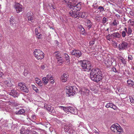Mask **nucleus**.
I'll return each instance as SVG.
<instances>
[{
    "label": "nucleus",
    "mask_w": 134,
    "mask_h": 134,
    "mask_svg": "<svg viewBox=\"0 0 134 134\" xmlns=\"http://www.w3.org/2000/svg\"><path fill=\"white\" fill-rule=\"evenodd\" d=\"M102 72L98 69L94 68L91 70L90 73V77L92 80L98 82L102 78Z\"/></svg>",
    "instance_id": "nucleus-1"
},
{
    "label": "nucleus",
    "mask_w": 134,
    "mask_h": 134,
    "mask_svg": "<svg viewBox=\"0 0 134 134\" xmlns=\"http://www.w3.org/2000/svg\"><path fill=\"white\" fill-rule=\"evenodd\" d=\"M81 3H77L76 5L74 6H70V8L72 9L69 12L70 15L73 18L78 19L80 15L79 13L77 12L79 11L81 8Z\"/></svg>",
    "instance_id": "nucleus-2"
},
{
    "label": "nucleus",
    "mask_w": 134,
    "mask_h": 134,
    "mask_svg": "<svg viewBox=\"0 0 134 134\" xmlns=\"http://www.w3.org/2000/svg\"><path fill=\"white\" fill-rule=\"evenodd\" d=\"M81 66L83 71H90L92 67L90 62L86 60L82 61Z\"/></svg>",
    "instance_id": "nucleus-3"
},
{
    "label": "nucleus",
    "mask_w": 134,
    "mask_h": 134,
    "mask_svg": "<svg viewBox=\"0 0 134 134\" xmlns=\"http://www.w3.org/2000/svg\"><path fill=\"white\" fill-rule=\"evenodd\" d=\"M65 89L66 93L68 96H73L77 92V89L75 86H66Z\"/></svg>",
    "instance_id": "nucleus-4"
},
{
    "label": "nucleus",
    "mask_w": 134,
    "mask_h": 134,
    "mask_svg": "<svg viewBox=\"0 0 134 134\" xmlns=\"http://www.w3.org/2000/svg\"><path fill=\"white\" fill-rule=\"evenodd\" d=\"M111 130L114 133V134H120L122 130L120 126L118 124H114L110 127Z\"/></svg>",
    "instance_id": "nucleus-5"
},
{
    "label": "nucleus",
    "mask_w": 134,
    "mask_h": 134,
    "mask_svg": "<svg viewBox=\"0 0 134 134\" xmlns=\"http://www.w3.org/2000/svg\"><path fill=\"white\" fill-rule=\"evenodd\" d=\"M34 55L37 59H42L44 57V54L40 49H35L34 52Z\"/></svg>",
    "instance_id": "nucleus-6"
},
{
    "label": "nucleus",
    "mask_w": 134,
    "mask_h": 134,
    "mask_svg": "<svg viewBox=\"0 0 134 134\" xmlns=\"http://www.w3.org/2000/svg\"><path fill=\"white\" fill-rule=\"evenodd\" d=\"M59 108H61L62 109H63L66 113L69 112L72 114H75L76 111V109L75 108L71 107H64L63 106H59Z\"/></svg>",
    "instance_id": "nucleus-7"
},
{
    "label": "nucleus",
    "mask_w": 134,
    "mask_h": 134,
    "mask_svg": "<svg viewBox=\"0 0 134 134\" xmlns=\"http://www.w3.org/2000/svg\"><path fill=\"white\" fill-rule=\"evenodd\" d=\"M17 87L19 90L24 92L28 93L29 92L28 88L25 86L24 83L19 82Z\"/></svg>",
    "instance_id": "nucleus-8"
},
{
    "label": "nucleus",
    "mask_w": 134,
    "mask_h": 134,
    "mask_svg": "<svg viewBox=\"0 0 134 134\" xmlns=\"http://www.w3.org/2000/svg\"><path fill=\"white\" fill-rule=\"evenodd\" d=\"M64 131L65 132L68 133L69 134L73 133L75 131L74 127H73L72 125L71 124L65 125Z\"/></svg>",
    "instance_id": "nucleus-9"
},
{
    "label": "nucleus",
    "mask_w": 134,
    "mask_h": 134,
    "mask_svg": "<svg viewBox=\"0 0 134 134\" xmlns=\"http://www.w3.org/2000/svg\"><path fill=\"white\" fill-rule=\"evenodd\" d=\"M128 46L129 44L123 41L119 45V50L120 51L126 50L128 48Z\"/></svg>",
    "instance_id": "nucleus-10"
},
{
    "label": "nucleus",
    "mask_w": 134,
    "mask_h": 134,
    "mask_svg": "<svg viewBox=\"0 0 134 134\" xmlns=\"http://www.w3.org/2000/svg\"><path fill=\"white\" fill-rule=\"evenodd\" d=\"M72 55H75L77 57H80L81 55V53L80 51L79 50H74L71 52Z\"/></svg>",
    "instance_id": "nucleus-11"
},
{
    "label": "nucleus",
    "mask_w": 134,
    "mask_h": 134,
    "mask_svg": "<svg viewBox=\"0 0 134 134\" xmlns=\"http://www.w3.org/2000/svg\"><path fill=\"white\" fill-rule=\"evenodd\" d=\"M115 59L113 58H111L105 61V63L108 67H109L112 65L113 63L114 62Z\"/></svg>",
    "instance_id": "nucleus-12"
},
{
    "label": "nucleus",
    "mask_w": 134,
    "mask_h": 134,
    "mask_svg": "<svg viewBox=\"0 0 134 134\" xmlns=\"http://www.w3.org/2000/svg\"><path fill=\"white\" fill-rule=\"evenodd\" d=\"M44 108L50 112L54 113V112L55 111L54 108L50 105L45 104Z\"/></svg>",
    "instance_id": "nucleus-13"
},
{
    "label": "nucleus",
    "mask_w": 134,
    "mask_h": 134,
    "mask_svg": "<svg viewBox=\"0 0 134 134\" xmlns=\"http://www.w3.org/2000/svg\"><path fill=\"white\" fill-rule=\"evenodd\" d=\"M15 6L17 13H19L23 10L22 6L19 3L15 4Z\"/></svg>",
    "instance_id": "nucleus-14"
},
{
    "label": "nucleus",
    "mask_w": 134,
    "mask_h": 134,
    "mask_svg": "<svg viewBox=\"0 0 134 134\" xmlns=\"http://www.w3.org/2000/svg\"><path fill=\"white\" fill-rule=\"evenodd\" d=\"M8 80H5L4 81V83L5 85L8 87H11L13 85L12 83L10 80V78H7Z\"/></svg>",
    "instance_id": "nucleus-15"
},
{
    "label": "nucleus",
    "mask_w": 134,
    "mask_h": 134,
    "mask_svg": "<svg viewBox=\"0 0 134 134\" xmlns=\"http://www.w3.org/2000/svg\"><path fill=\"white\" fill-rule=\"evenodd\" d=\"M69 75L68 74L64 73L61 77V80L63 82H65L67 81Z\"/></svg>",
    "instance_id": "nucleus-16"
},
{
    "label": "nucleus",
    "mask_w": 134,
    "mask_h": 134,
    "mask_svg": "<svg viewBox=\"0 0 134 134\" xmlns=\"http://www.w3.org/2000/svg\"><path fill=\"white\" fill-rule=\"evenodd\" d=\"M90 92V90L86 88H84V89H82L81 92V94L84 96L88 95L89 94Z\"/></svg>",
    "instance_id": "nucleus-17"
},
{
    "label": "nucleus",
    "mask_w": 134,
    "mask_h": 134,
    "mask_svg": "<svg viewBox=\"0 0 134 134\" xmlns=\"http://www.w3.org/2000/svg\"><path fill=\"white\" fill-rule=\"evenodd\" d=\"M9 94L14 97H17L19 96L18 93L14 90H12L10 93Z\"/></svg>",
    "instance_id": "nucleus-18"
},
{
    "label": "nucleus",
    "mask_w": 134,
    "mask_h": 134,
    "mask_svg": "<svg viewBox=\"0 0 134 134\" xmlns=\"http://www.w3.org/2000/svg\"><path fill=\"white\" fill-rule=\"evenodd\" d=\"M105 106L107 108H111L115 110L117 109V107L115 105L112 103H107Z\"/></svg>",
    "instance_id": "nucleus-19"
},
{
    "label": "nucleus",
    "mask_w": 134,
    "mask_h": 134,
    "mask_svg": "<svg viewBox=\"0 0 134 134\" xmlns=\"http://www.w3.org/2000/svg\"><path fill=\"white\" fill-rule=\"evenodd\" d=\"M124 30L126 32L128 36L131 34L132 32V30L130 26L128 27V29L126 27H125Z\"/></svg>",
    "instance_id": "nucleus-20"
},
{
    "label": "nucleus",
    "mask_w": 134,
    "mask_h": 134,
    "mask_svg": "<svg viewBox=\"0 0 134 134\" xmlns=\"http://www.w3.org/2000/svg\"><path fill=\"white\" fill-rule=\"evenodd\" d=\"M25 110L23 109H20L19 110L16 111L15 112L16 114L18 115H20L23 114L25 113Z\"/></svg>",
    "instance_id": "nucleus-21"
},
{
    "label": "nucleus",
    "mask_w": 134,
    "mask_h": 134,
    "mask_svg": "<svg viewBox=\"0 0 134 134\" xmlns=\"http://www.w3.org/2000/svg\"><path fill=\"white\" fill-rule=\"evenodd\" d=\"M113 37L119 38L121 37V35L118 32H115L111 35Z\"/></svg>",
    "instance_id": "nucleus-22"
},
{
    "label": "nucleus",
    "mask_w": 134,
    "mask_h": 134,
    "mask_svg": "<svg viewBox=\"0 0 134 134\" xmlns=\"http://www.w3.org/2000/svg\"><path fill=\"white\" fill-rule=\"evenodd\" d=\"M77 1V0H71L69 4L68 7L70 8V6L71 5L73 6L76 5L78 3Z\"/></svg>",
    "instance_id": "nucleus-23"
},
{
    "label": "nucleus",
    "mask_w": 134,
    "mask_h": 134,
    "mask_svg": "<svg viewBox=\"0 0 134 134\" xmlns=\"http://www.w3.org/2000/svg\"><path fill=\"white\" fill-rule=\"evenodd\" d=\"M80 15L82 18H86L88 16V13L86 12H80Z\"/></svg>",
    "instance_id": "nucleus-24"
},
{
    "label": "nucleus",
    "mask_w": 134,
    "mask_h": 134,
    "mask_svg": "<svg viewBox=\"0 0 134 134\" xmlns=\"http://www.w3.org/2000/svg\"><path fill=\"white\" fill-rule=\"evenodd\" d=\"M35 80L36 83L40 86H42L43 85L42 83L40 80L38 78L36 77L35 78Z\"/></svg>",
    "instance_id": "nucleus-25"
},
{
    "label": "nucleus",
    "mask_w": 134,
    "mask_h": 134,
    "mask_svg": "<svg viewBox=\"0 0 134 134\" xmlns=\"http://www.w3.org/2000/svg\"><path fill=\"white\" fill-rule=\"evenodd\" d=\"M79 30L81 32L80 33L82 35H85L86 34L84 28L81 26H79Z\"/></svg>",
    "instance_id": "nucleus-26"
},
{
    "label": "nucleus",
    "mask_w": 134,
    "mask_h": 134,
    "mask_svg": "<svg viewBox=\"0 0 134 134\" xmlns=\"http://www.w3.org/2000/svg\"><path fill=\"white\" fill-rule=\"evenodd\" d=\"M119 60L121 61L122 63L124 65H125L126 64V60L122 57H120L119 59Z\"/></svg>",
    "instance_id": "nucleus-27"
},
{
    "label": "nucleus",
    "mask_w": 134,
    "mask_h": 134,
    "mask_svg": "<svg viewBox=\"0 0 134 134\" xmlns=\"http://www.w3.org/2000/svg\"><path fill=\"white\" fill-rule=\"evenodd\" d=\"M92 23L90 20H87V23H86V25L88 27L90 28L91 26Z\"/></svg>",
    "instance_id": "nucleus-28"
},
{
    "label": "nucleus",
    "mask_w": 134,
    "mask_h": 134,
    "mask_svg": "<svg viewBox=\"0 0 134 134\" xmlns=\"http://www.w3.org/2000/svg\"><path fill=\"white\" fill-rule=\"evenodd\" d=\"M64 57L65 58V60L68 61L67 62H69L70 57L68 55L66 54V53H65L64 54Z\"/></svg>",
    "instance_id": "nucleus-29"
},
{
    "label": "nucleus",
    "mask_w": 134,
    "mask_h": 134,
    "mask_svg": "<svg viewBox=\"0 0 134 134\" xmlns=\"http://www.w3.org/2000/svg\"><path fill=\"white\" fill-rule=\"evenodd\" d=\"M57 59H58V63L59 65H60L63 63V61L61 57H60L59 59L58 58Z\"/></svg>",
    "instance_id": "nucleus-30"
},
{
    "label": "nucleus",
    "mask_w": 134,
    "mask_h": 134,
    "mask_svg": "<svg viewBox=\"0 0 134 134\" xmlns=\"http://www.w3.org/2000/svg\"><path fill=\"white\" fill-rule=\"evenodd\" d=\"M42 80L44 84H47L48 82V80L46 77H43L42 79Z\"/></svg>",
    "instance_id": "nucleus-31"
},
{
    "label": "nucleus",
    "mask_w": 134,
    "mask_h": 134,
    "mask_svg": "<svg viewBox=\"0 0 134 134\" xmlns=\"http://www.w3.org/2000/svg\"><path fill=\"white\" fill-rule=\"evenodd\" d=\"M127 82L130 86H132L134 85L133 82L130 80H127Z\"/></svg>",
    "instance_id": "nucleus-32"
},
{
    "label": "nucleus",
    "mask_w": 134,
    "mask_h": 134,
    "mask_svg": "<svg viewBox=\"0 0 134 134\" xmlns=\"http://www.w3.org/2000/svg\"><path fill=\"white\" fill-rule=\"evenodd\" d=\"M36 119V115L35 114H33L31 116V118H30L29 120L32 121H33L34 120H35Z\"/></svg>",
    "instance_id": "nucleus-33"
},
{
    "label": "nucleus",
    "mask_w": 134,
    "mask_h": 134,
    "mask_svg": "<svg viewBox=\"0 0 134 134\" xmlns=\"http://www.w3.org/2000/svg\"><path fill=\"white\" fill-rule=\"evenodd\" d=\"M119 24V21L116 19H115L113 21L112 24L114 26H116L118 24Z\"/></svg>",
    "instance_id": "nucleus-34"
},
{
    "label": "nucleus",
    "mask_w": 134,
    "mask_h": 134,
    "mask_svg": "<svg viewBox=\"0 0 134 134\" xmlns=\"http://www.w3.org/2000/svg\"><path fill=\"white\" fill-rule=\"evenodd\" d=\"M28 19L29 21H30L31 22H33L34 21V18L33 15H31L30 17H28Z\"/></svg>",
    "instance_id": "nucleus-35"
},
{
    "label": "nucleus",
    "mask_w": 134,
    "mask_h": 134,
    "mask_svg": "<svg viewBox=\"0 0 134 134\" xmlns=\"http://www.w3.org/2000/svg\"><path fill=\"white\" fill-rule=\"evenodd\" d=\"M46 77H47V79L48 81L50 80H52L53 78L52 76L50 74H48L47 75Z\"/></svg>",
    "instance_id": "nucleus-36"
},
{
    "label": "nucleus",
    "mask_w": 134,
    "mask_h": 134,
    "mask_svg": "<svg viewBox=\"0 0 134 134\" xmlns=\"http://www.w3.org/2000/svg\"><path fill=\"white\" fill-rule=\"evenodd\" d=\"M128 23H130V25L132 26H134V20H131L129 19V20L128 21Z\"/></svg>",
    "instance_id": "nucleus-37"
},
{
    "label": "nucleus",
    "mask_w": 134,
    "mask_h": 134,
    "mask_svg": "<svg viewBox=\"0 0 134 134\" xmlns=\"http://www.w3.org/2000/svg\"><path fill=\"white\" fill-rule=\"evenodd\" d=\"M32 88L33 90L35 91L36 92H38V90L37 88L34 85H32Z\"/></svg>",
    "instance_id": "nucleus-38"
},
{
    "label": "nucleus",
    "mask_w": 134,
    "mask_h": 134,
    "mask_svg": "<svg viewBox=\"0 0 134 134\" xmlns=\"http://www.w3.org/2000/svg\"><path fill=\"white\" fill-rule=\"evenodd\" d=\"M21 134H25V130L23 127H22L20 130Z\"/></svg>",
    "instance_id": "nucleus-39"
},
{
    "label": "nucleus",
    "mask_w": 134,
    "mask_h": 134,
    "mask_svg": "<svg viewBox=\"0 0 134 134\" xmlns=\"http://www.w3.org/2000/svg\"><path fill=\"white\" fill-rule=\"evenodd\" d=\"M14 19L13 17L12 16L10 18V24L11 25L13 26V25L14 24V23H13L12 21L14 20Z\"/></svg>",
    "instance_id": "nucleus-40"
},
{
    "label": "nucleus",
    "mask_w": 134,
    "mask_h": 134,
    "mask_svg": "<svg viewBox=\"0 0 134 134\" xmlns=\"http://www.w3.org/2000/svg\"><path fill=\"white\" fill-rule=\"evenodd\" d=\"M26 134H32V133L33 131H31L30 130L27 129L25 131Z\"/></svg>",
    "instance_id": "nucleus-41"
},
{
    "label": "nucleus",
    "mask_w": 134,
    "mask_h": 134,
    "mask_svg": "<svg viewBox=\"0 0 134 134\" xmlns=\"http://www.w3.org/2000/svg\"><path fill=\"white\" fill-rule=\"evenodd\" d=\"M95 41V40L94 39L93 40L89 42V44L90 46H92L94 44Z\"/></svg>",
    "instance_id": "nucleus-42"
},
{
    "label": "nucleus",
    "mask_w": 134,
    "mask_h": 134,
    "mask_svg": "<svg viewBox=\"0 0 134 134\" xmlns=\"http://www.w3.org/2000/svg\"><path fill=\"white\" fill-rule=\"evenodd\" d=\"M126 32L125 30L123 31L121 33V35L122 37L123 38L125 37L126 35Z\"/></svg>",
    "instance_id": "nucleus-43"
},
{
    "label": "nucleus",
    "mask_w": 134,
    "mask_h": 134,
    "mask_svg": "<svg viewBox=\"0 0 134 134\" xmlns=\"http://www.w3.org/2000/svg\"><path fill=\"white\" fill-rule=\"evenodd\" d=\"M63 3L65 2L66 4L68 6H69V3L70 2L69 1V0H63Z\"/></svg>",
    "instance_id": "nucleus-44"
},
{
    "label": "nucleus",
    "mask_w": 134,
    "mask_h": 134,
    "mask_svg": "<svg viewBox=\"0 0 134 134\" xmlns=\"http://www.w3.org/2000/svg\"><path fill=\"white\" fill-rule=\"evenodd\" d=\"M107 21L108 20L106 18L104 17L102 20V23L103 24H105L106 23Z\"/></svg>",
    "instance_id": "nucleus-45"
},
{
    "label": "nucleus",
    "mask_w": 134,
    "mask_h": 134,
    "mask_svg": "<svg viewBox=\"0 0 134 134\" xmlns=\"http://www.w3.org/2000/svg\"><path fill=\"white\" fill-rule=\"evenodd\" d=\"M130 98L131 102L132 103L134 104V97H131Z\"/></svg>",
    "instance_id": "nucleus-46"
},
{
    "label": "nucleus",
    "mask_w": 134,
    "mask_h": 134,
    "mask_svg": "<svg viewBox=\"0 0 134 134\" xmlns=\"http://www.w3.org/2000/svg\"><path fill=\"white\" fill-rule=\"evenodd\" d=\"M113 46L115 47H117V44L115 41H114L113 42Z\"/></svg>",
    "instance_id": "nucleus-47"
},
{
    "label": "nucleus",
    "mask_w": 134,
    "mask_h": 134,
    "mask_svg": "<svg viewBox=\"0 0 134 134\" xmlns=\"http://www.w3.org/2000/svg\"><path fill=\"white\" fill-rule=\"evenodd\" d=\"M37 37L39 39H41L42 38V35L39 33V34H36Z\"/></svg>",
    "instance_id": "nucleus-48"
},
{
    "label": "nucleus",
    "mask_w": 134,
    "mask_h": 134,
    "mask_svg": "<svg viewBox=\"0 0 134 134\" xmlns=\"http://www.w3.org/2000/svg\"><path fill=\"white\" fill-rule=\"evenodd\" d=\"M31 12H29L27 13V19L28 18V17H30L31 16V15H33L31 14Z\"/></svg>",
    "instance_id": "nucleus-49"
},
{
    "label": "nucleus",
    "mask_w": 134,
    "mask_h": 134,
    "mask_svg": "<svg viewBox=\"0 0 134 134\" xmlns=\"http://www.w3.org/2000/svg\"><path fill=\"white\" fill-rule=\"evenodd\" d=\"M28 72L26 70H25L24 72V75L25 76H26L28 74Z\"/></svg>",
    "instance_id": "nucleus-50"
},
{
    "label": "nucleus",
    "mask_w": 134,
    "mask_h": 134,
    "mask_svg": "<svg viewBox=\"0 0 134 134\" xmlns=\"http://www.w3.org/2000/svg\"><path fill=\"white\" fill-rule=\"evenodd\" d=\"M98 9L100 10V12L103 11L104 10V8L101 6H100L98 7Z\"/></svg>",
    "instance_id": "nucleus-51"
},
{
    "label": "nucleus",
    "mask_w": 134,
    "mask_h": 134,
    "mask_svg": "<svg viewBox=\"0 0 134 134\" xmlns=\"http://www.w3.org/2000/svg\"><path fill=\"white\" fill-rule=\"evenodd\" d=\"M55 56L57 58H58L57 57H58V58H60L61 57H60V54H59V52H57L55 54Z\"/></svg>",
    "instance_id": "nucleus-52"
},
{
    "label": "nucleus",
    "mask_w": 134,
    "mask_h": 134,
    "mask_svg": "<svg viewBox=\"0 0 134 134\" xmlns=\"http://www.w3.org/2000/svg\"><path fill=\"white\" fill-rule=\"evenodd\" d=\"M111 69L114 72H118V71L116 70V68L114 67L112 68Z\"/></svg>",
    "instance_id": "nucleus-53"
},
{
    "label": "nucleus",
    "mask_w": 134,
    "mask_h": 134,
    "mask_svg": "<svg viewBox=\"0 0 134 134\" xmlns=\"http://www.w3.org/2000/svg\"><path fill=\"white\" fill-rule=\"evenodd\" d=\"M93 132L96 133V134H99V131L98 130L97 131L95 129H94L93 130Z\"/></svg>",
    "instance_id": "nucleus-54"
},
{
    "label": "nucleus",
    "mask_w": 134,
    "mask_h": 134,
    "mask_svg": "<svg viewBox=\"0 0 134 134\" xmlns=\"http://www.w3.org/2000/svg\"><path fill=\"white\" fill-rule=\"evenodd\" d=\"M128 59L129 60H132L133 59V57L131 55H129Z\"/></svg>",
    "instance_id": "nucleus-55"
},
{
    "label": "nucleus",
    "mask_w": 134,
    "mask_h": 134,
    "mask_svg": "<svg viewBox=\"0 0 134 134\" xmlns=\"http://www.w3.org/2000/svg\"><path fill=\"white\" fill-rule=\"evenodd\" d=\"M106 38L107 40H109V41H110L111 39L109 35H108L107 36Z\"/></svg>",
    "instance_id": "nucleus-56"
},
{
    "label": "nucleus",
    "mask_w": 134,
    "mask_h": 134,
    "mask_svg": "<svg viewBox=\"0 0 134 134\" xmlns=\"http://www.w3.org/2000/svg\"><path fill=\"white\" fill-rule=\"evenodd\" d=\"M38 30L37 28L35 29V30L36 34H39V33L38 32Z\"/></svg>",
    "instance_id": "nucleus-57"
},
{
    "label": "nucleus",
    "mask_w": 134,
    "mask_h": 134,
    "mask_svg": "<svg viewBox=\"0 0 134 134\" xmlns=\"http://www.w3.org/2000/svg\"><path fill=\"white\" fill-rule=\"evenodd\" d=\"M50 80L51 83L53 84L54 82V80L53 79V78L52 80Z\"/></svg>",
    "instance_id": "nucleus-58"
},
{
    "label": "nucleus",
    "mask_w": 134,
    "mask_h": 134,
    "mask_svg": "<svg viewBox=\"0 0 134 134\" xmlns=\"http://www.w3.org/2000/svg\"><path fill=\"white\" fill-rule=\"evenodd\" d=\"M45 68V67L44 65H42L41 66V69L43 70Z\"/></svg>",
    "instance_id": "nucleus-59"
},
{
    "label": "nucleus",
    "mask_w": 134,
    "mask_h": 134,
    "mask_svg": "<svg viewBox=\"0 0 134 134\" xmlns=\"http://www.w3.org/2000/svg\"><path fill=\"white\" fill-rule=\"evenodd\" d=\"M40 124L43 125H46L45 123L42 122H40Z\"/></svg>",
    "instance_id": "nucleus-60"
},
{
    "label": "nucleus",
    "mask_w": 134,
    "mask_h": 134,
    "mask_svg": "<svg viewBox=\"0 0 134 134\" xmlns=\"http://www.w3.org/2000/svg\"><path fill=\"white\" fill-rule=\"evenodd\" d=\"M32 134H39L35 131H34L32 133Z\"/></svg>",
    "instance_id": "nucleus-61"
},
{
    "label": "nucleus",
    "mask_w": 134,
    "mask_h": 134,
    "mask_svg": "<svg viewBox=\"0 0 134 134\" xmlns=\"http://www.w3.org/2000/svg\"><path fill=\"white\" fill-rule=\"evenodd\" d=\"M115 16L118 18H119L120 17V16L118 14H116Z\"/></svg>",
    "instance_id": "nucleus-62"
},
{
    "label": "nucleus",
    "mask_w": 134,
    "mask_h": 134,
    "mask_svg": "<svg viewBox=\"0 0 134 134\" xmlns=\"http://www.w3.org/2000/svg\"><path fill=\"white\" fill-rule=\"evenodd\" d=\"M14 106H18V104H16V103H14V104L13 105Z\"/></svg>",
    "instance_id": "nucleus-63"
},
{
    "label": "nucleus",
    "mask_w": 134,
    "mask_h": 134,
    "mask_svg": "<svg viewBox=\"0 0 134 134\" xmlns=\"http://www.w3.org/2000/svg\"><path fill=\"white\" fill-rule=\"evenodd\" d=\"M2 38V35L0 34V40H1V39Z\"/></svg>",
    "instance_id": "nucleus-64"
}]
</instances>
